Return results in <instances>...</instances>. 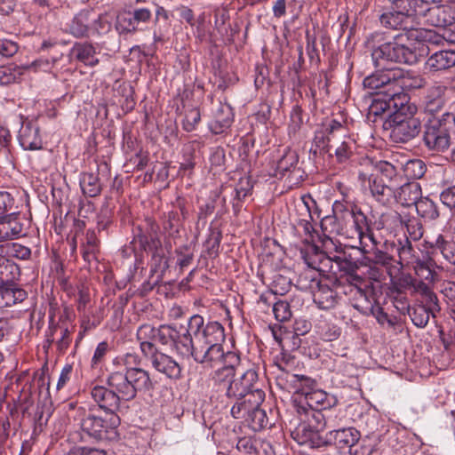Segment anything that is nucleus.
I'll return each instance as SVG.
<instances>
[{
  "instance_id": "6",
  "label": "nucleus",
  "mask_w": 455,
  "mask_h": 455,
  "mask_svg": "<svg viewBox=\"0 0 455 455\" xmlns=\"http://www.w3.org/2000/svg\"><path fill=\"white\" fill-rule=\"evenodd\" d=\"M455 124L452 114L445 112L442 117L430 118L425 125L423 141L425 146L435 152H443L451 145V131Z\"/></svg>"
},
{
  "instance_id": "56",
  "label": "nucleus",
  "mask_w": 455,
  "mask_h": 455,
  "mask_svg": "<svg viewBox=\"0 0 455 455\" xmlns=\"http://www.w3.org/2000/svg\"><path fill=\"white\" fill-rule=\"evenodd\" d=\"M195 21H196V26L194 28H192L193 33H194L195 36H196L197 38H199L202 41V40H204V38L206 36V30L204 28L205 13L204 12L201 13L198 16V18L196 20H195Z\"/></svg>"
},
{
  "instance_id": "34",
  "label": "nucleus",
  "mask_w": 455,
  "mask_h": 455,
  "mask_svg": "<svg viewBox=\"0 0 455 455\" xmlns=\"http://www.w3.org/2000/svg\"><path fill=\"white\" fill-rule=\"evenodd\" d=\"M442 0H400L399 6L414 16L426 15L434 4L441 3Z\"/></svg>"
},
{
  "instance_id": "58",
  "label": "nucleus",
  "mask_w": 455,
  "mask_h": 455,
  "mask_svg": "<svg viewBox=\"0 0 455 455\" xmlns=\"http://www.w3.org/2000/svg\"><path fill=\"white\" fill-rule=\"evenodd\" d=\"M179 219L176 214L169 213L168 220L164 224V229L168 232L169 235H175L179 233Z\"/></svg>"
},
{
  "instance_id": "38",
  "label": "nucleus",
  "mask_w": 455,
  "mask_h": 455,
  "mask_svg": "<svg viewBox=\"0 0 455 455\" xmlns=\"http://www.w3.org/2000/svg\"><path fill=\"white\" fill-rule=\"evenodd\" d=\"M414 207L417 213L424 219L432 220L439 216L435 204L428 197L421 196Z\"/></svg>"
},
{
  "instance_id": "1",
  "label": "nucleus",
  "mask_w": 455,
  "mask_h": 455,
  "mask_svg": "<svg viewBox=\"0 0 455 455\" xmlns=\"http://www.w3.org/2000/svg\"><path fill=\"white\" fill-rule=\"evenodd\" d=\"M211 326L198 339L194 360L206 367H218L212 373V381L228 399H254V393L264 392L259 387L257 371L252 367L245 369L237 353L224 351L226 335L220 323L211 322Z\"/></svg>"
},
{
  "instance_id": "62",
  "label": "nucleus",
  "mask_w": 455,
  "mask_h": 455,
  "mask_svg": "<svg viewBox=\"0 0 455 455\" xmlns=\"http://www.w3.org/2000/svg\"><path fill=\"white\" fill-rule=\"evenodd\" d=\"M407 231L409 233V239L413 241L419 240L423 235V229L419 223L411 222L407 225Z\"/></svg>"
},
{
  "instance_id": "25",
  "label": "nucleus",
  "mask_w": 455,
  "mask_h": 455,
  "mask_svg": "<svg viewBox=\"0 0 455 455\" xmlns=\"http://www.w3.org/2000/svg\"><path fill=\"white\" fill-rule=\"evenodd\" d=\"M455 66V51H439L426 61V68L431 72L444 70Z\"/></svg>"
},
{
  "instance_id": "4",
  "label": "nucleus",
  "mask_w": 455,
  "mask_h": 455,
  "mask_svg": "<svg viewBox=\"0 0 455 455\" xmlns=\"http://www.w3.org/2000/svg\"><path fill=\"white\" fill-rule=\"evenodd\" d=\"M211 322L204 324V319L199 315H192L188 326L161 325L155 328L151 324H142L137 331V339L142 355H152L156 348L155 341L171 346L178 355L184 358L192 357L198 347V339L211 328Z\"/></svg>"
},
{
  "instance_id": "39",
  "label": "nucleus",
  "mask_w": 455,
  "mask_h": 455,
  "mask_svg": "<svg viewBox=\"0 0 455 455\" xmlns=\"http://www.w3.org/2000/svg\"><path fill=\"white\" fill-rule=\"evenodd\" d=\"M116 28L119 34H134L139 28L132 19V12H123L116 16Z\"/></svg>"
},
{
  "instance_id": "48",
  "label": "nucleus",
  "mask_w": 455,
  "mask_h": 455,
  "mask_svg": "<svg viewBox=\"0 0 455 455\" xmlns=\"http://www.w3.org/2000/svg\"><path fill=\"white\" fill-rule=\"evenodd\" d=\"M405 172L412 179H419L424 175L426 172V166L425 164L419 159L410 160L406 163Z\"/></svg>"
},
{
  "instance_id": "64",
  "label": "nucleus",
  "mask_w": 455,
  "mask_h": 455,
  "mask_svg": "<svg viewBox=\"0 0 455 455\" xmlns=\"http://www.w3.org/2000/svg\"><path fill=\"white\" fill-rule=\"evenodd\" d=\"M237 450L243 454L251 455L253 452L254 447L250 438H240L236 443Z\"/></svg>"
},
{
  "instance_id": "2",
  "label": "nucleus",
  "mask_w": 455,
  "mask_h": 455,
  "mask_svg": "<svg viewBox=\"0 0 455 455\" xmlns=\"http://www.w3.org/2000/svg\"><path fill=\"white\" fill-rule=\"evenodd\" d=\"M419 43L403 44L400 39L386 40L382 33L371 34L366 41V45L371 51L374 66L380 70L366 76L363 84L364 88L371 91L376 96L383 95L382 91H394L395 86L396 71L389 68V65L404 63L412 65L418 62L423 55L424 50H419L417 45Z\"/></svg>"
},
{
  "instance_id": "28",
  "label": "nucleus",
  "mask_w": 455,
  "mask_h": 455,
  "mask_svg": "<svg viewBox=\"0 0 455 455\" xmlns=\"http://www.w3.org/2000/svg\"><path fill=\"white\" fill-rule=\"evenodd\" d=\"M395 71H396L395 86H399L400 92H403V89H419L426 84V79L418 73L404 72L402 69H395Z\"/></svg>"
},
{
  "instance_id": "19",
  "label": "nucleus",
  "mask_w": 455,
  "mask_h": 455,
  "mask_svg": "<svg viewBox=\"0 0 455 455\" xmlns=\"http://www.w3.org/2000/svg\"><path fill=\"white\" fill-rule=\"evenodd\" d=\"M23 226L18 213L0 217V240H12L25 235Z\"/></svg>"
},
{
  "instance_id": "11",
  "label": "nucleus",
  "mask_w": 455,
  "mask_h": 455,
  "mask_svg": "<svg viewBox=\"0 0 455 455\" xmlns=\"http://www.w3.org/2000/svg\"><path fill=\"white\" fill-rule=\"evenodd\" d=\"M393 8L379 17L380 23L391 29L412 30L415 28V16L399 6L400 0H391Z\"/></svg>"
},
{
  "instance_id": "51",
  "label": "nucleus",
  "mask_w": 455,
  "mask_h": 455,
  "mask_svg": "<svg viewBox=\"0 0 455 455\" xmlns=\"http://www.w3.org/2000/svg\"><path fill=\"white\" fill-rule=\"evenodd\" d=\"M372 315L381 325L387 324L388 326H394L395 324V318L389 316L382 307L377 306L372 308Z\"/></svg>"
},
{
  "instance_id": "33",
  "label": "nucleus",
  "mask_w": 455,
  "mask_h": 455,
  "mask_svg": "<svg viewBox=\"0 0 455 455\" xmlns=\"http://www.w3.org/2000/svg\"><path fill=\"white\" fill-rule=\"evenodd\" d=\"M79 184L83 193L90 197L98 196L101 191V184L97 174L84 172L80 175Z\"/></svg>"
},
{
  "instance_id": "21",
  "label": "nucleus",
  "mask_w": 455,
  "mask_h": 455,
  "mask_svg": "<svg viewBox=\"0 0 455 455\" xmlns=\"http://www.w3.org/2000/svg\"><path fill=\"white\" fill-rule=\"evenodd\" d=\"M285 379L290 392L298 395L299 404H303L304 396H307L316 385L315 379L305 375L287 373Z\"/></svg>"
},
{
  "instance_id": "37",
  "label": "nucleus",
  "mask_w": 455,
  "mask_h": 455,
  "mask_svg": "<svg viewBox=\"0 0 455 455\" xmlns=\"http://www.w3.org/2000/svg\"><path fill=\"white\" fill-rule=\"evenodd\" d=\"M19 275V267L5 257H0V285L13 283Z\"/></svg>"
},
{
  "instance_id": "3",
  "label": "nucleus",
  "mask_w": 455,
  "mask_h": 455,
  "mask_svg": "<svg viewBox=\"0 0 455 455\" xmlns=\"http://www.w3.org/2000/svg\"><path fill=\"white\" fill-rule=\"evenodd\" d=\"M133 355L126 354L124 357H116L114 364H124V371H115L108 378L110 389L101 385H95L91 388V397L106 411L116 413L121 401H131L136 397L138 392L150 391L155 387L148 371L140 367L128 366Z\"/></svg>"
},
{
  "instance_id": "52",
  "label": "nucleus",
  "mask_w": 455,
  "mask_h": 455,
  "mask_svg": "<svg viewBox=\"0 0 455 455\" xmlns=\"http://www.w3.org/2000/svg\"><path fill=\"white\" fill-rule=\"evenodd\" d=\"M352 143L348 141H343L336 149L335 155L339 162H346L351 156L352 153Z\"/></svg>"
},
{
  "instance_id": "41",
  "label": "nucleus",
  "mask_w": 455,
  "mask_h": 455,
  "mask_svg": "<svg viewBox=\"0 0 455 455\" xmlns=\"http://www.w3.org/2000/svg\"><path fill=\"white\" fill-rule=\"evenodd\" d=\"M298 163V156L296 152L287 150L283 156L277 161L276 171L281 174L289 172Z\"/></svg>"
},
{
  "instance_id": "46",
  "label": "nucleus",
  "mask_w": 455,
  "mask_h": 455,
  "mask_svg": "<svg viewBox=\"0 0 455 455\" xmlns=\"http://www.w3.org/2000/svg\"><path fill=\"white\" fill-rule=\"evenodd\" d=\"M339 218L338 213H335L334 216H327L323 218L321 221L322 229L330 235L340 234L342 226L339 222Z\"/></svg>"
},
{
  "instance_id": "18",
  "label": "nucleus",
  "mask_w": 455,
  "mask_h": 455,
  "mask_svg": "<svg viewBox=\"0 0 455 455\" xmlns=\"http://www.w3.org/2000/svg\"><path fill=\"white\" fill-rule=\"evenodd\" d=\"M336 403L337 399L334 395L314 387L311 392L307 394V396H304L303 404H299V408L305 412L306 407L312 411H323L333 407Z\"/></svg>"
},
{
  "instance_id": "5",
  "label": "nucleus",
  "mask_w": 455,
  "mask_h": 455,
  "mask_svg": "<svg viewBox=\"0 0 455 455\" xmlns=\"http://www.w3.org/2000/svg\"><path fill=\"white\" fill-rule=\"evenodd\" d=\"M379 170L388 172V170H393V165L384 162L377 168L371 163H368L365 170L360 171L358 173L361 187L364 191H369L381 204H392L395 198V190L390 186L383 183L382 179L378 174Z\"/></svg>"
},
{
  "instance_id": "35",
  "label": "nucleus",
  "mask_w": 455,
  "mask_h": 455,
  "mask_svg": "<svg viewBox=\"0 0 455 455\" xmlns=\"http://www.w3.org/2000/svg\"><path fill=\"white\" fill-rule=\"evenodd\" d=\"M416 275L426 281L433 282L435 280L434 260L429 257L420 259L417 257L415 262L411 265Z\"/></svg>"
},
{
  "instance_id": "12",
  "label": "nucleus",
  "mask_w": 455,
  "mask_h": 455,
  "mask_svg": "<svg viewBox=\"0 0 455 455\" xmlns=\"http://www.w3.org/2000/svg\"><path fill=\"white\" fill-rule=\"evenodd\" d=\"M340 218L343 220H352L353 226L359 239V246L357 249L362 253H368V242L374 243V236L369 228L366 216L361 211H353L346 209L342 212Z\"/></svg>"
},
{
  "instance_id": "20",
  "label": "nucleus",
  "mask_w": 455,
  "mask_h": 455,
  "mask_svg": "<svg viewBox=\"0 0 455 455\" xmlns=\"http://www.w3.org/2000/svg\"><path fill=\"white\" fill-rule=\"evenodd\" d=\"M151 4L155 6V26L153 28V41L154 44L164 43L169 33L171 28L170 13L163 6L152 2Z\"/></svg>"
},
{
  "instance_id": "9",
  "label": "nucleus",
  "mask_w": 455,
  "mask_h": 455,
  "mask_svg": "<svg viewBox=\"0 0 455 455\" xmlns=\"http://www.w3.org/2000/svg\"><path fill=\"white\" fill-rule=\"evenodd\" d=\"M415 111L398 110L389 121L390 138L394 142H408L414 139L420 132L421 123L415 116Z\"/></svg>"
},
{
  "instance_id": "61",
  "label": "nucleus",
  "mask_w": 455,
  "mask_h": 455,
  "mask_svg": "<svg viewBox=\"0 0 455 455\" xmlns=\"http://www.w3.org/2000/svg\"><path fill=\"white\" fill-rule=\"evenodd\" d=\"M72 373V366L70 364H66L59 376L58 382L56 385V388L58 390L61 389L70 379V376Z\"/></svg>"
},
{
  "instance_id": "15",
  "label": "nucleus",
  "mask_w": 455,
  "mask_h": 455,
  "mask_svg": "<svg viewBox=\"0 0 455 455\" xmlns=\"http://www.w3.org/2000/svg\"><path fill=\"white\" fill-rule=\"evenodd\" d=\"M396 252L398 255V261L396 262V265H394L393 268L389 269L390 276L399 275L404 267H411V265L415 262L418 257L416 251L412 247L411 240L406 235L403 238L397 239Z\"/></svg>"
},
{
  "instance_id": "32",
  "label": "nucleus",
  "mask_w": 455,
  "mask_h": 455,
  "mask_svg": "<svg viewBox=\"0 0 455 455\" xmlns=\"http://www.w3.org/2000/svg\"><path fill=\"white\" fill-rule=\"evenodd\" d=\"M232 123L233 112L231 107L228 104H220L216 112L215 120L212 124V130L215 133H221L229 128Z\"/></svg>"
},
{
  "instance_id": "10",
  "label": "nucleus",
  "mask_w": 455,
  "mask_h": 455,
  "mask_svg": "<svg viewBox=\"0 0 455 455\" xmlns=\"http://www.w3.org/2000/svg\"><path fill=\"white\" fill-rule=\"evenodd\" d=\"M383 95L376 96L370 106V114L376 116L396 113L398 110L415 111L416 106L410 104L409 97L406 93L400 92V88L396 87L394 91H382Z\"/></svg>"
},
{
  "instance_id": "17",
  "label": "nucleus",
  "mask_w": 455,
  "mask_h": 455,
  "mask_svg": "<svg viewBox=\"0 0 455 455\" xmlns=\"http://www.w3.org/2000/svg\"><path fill=\"white\" fill-rule=\"evenodd\" d=\"M427 21L435 27L444 28L455 22V9L449 4H434L426 15Z\"/></svg>"
},
{
  "instance_id": "57",
  "label": "nucleus",
  "mask_w": 455,
  "mask_h": 455,
  "mask_svg": "<svg viewBox=\"0 0 455 455\" xmlns=\"http://www.w3.org/2000/svg\"><path fill=\"white\" fill-rule=\"evenodd\" d=\"M312 417L315 422V424L312 425V427L316 432H321L330 427L328 421L321 411H314Z\"/></svg>"
},
{
  "instance_id": "14",
  "label": "nucleus",
  "mask_w": 455,
  "mask_h": 455,
  "mask_svg": "<svg viewBox=\"0 0 455 455\" xmlns=\"http://www.w3.org/2000/svg\"><path fill=\"white\" fill-rule=\"evenodd\" d=\"M421 284L423 285V291L427 298L429 305L428 307L423 305L416 306L412 308L411 312L409 313L413 324L419 328H424L429 321L430 315L435 317V312L440 310L436 295L432 292L426 284Z\"/></svg>"
},
{
  "instance_id": "26",
  "label": "nucleus",
  "mask_w": 455,
  "mask_h": 455,
  "mask_svg": "<svg viewBox=\"0 0 455 455\" xmlns=\"http://www.w3.org/2000/svg\"><path fill=\"white\" fill-rule=\"evenodd\" d=\"M433 252H440L449 263L455 265V242L439 234L433 241L428 242Z\"/></svg>"
},
{
  "instance_id": "27",
  "label": "nucleus",
  "mask_w": 455,
  "mask_h": 455,
  "mask_svg": "<svg viewBox=\"0 0 455 455\" xmlns=\"http://www.w3.org/2000/svg\"><path fill=\"white\" fill-rule=\"evenodd\" d=\"M376 243H377L375 239L374 243H371V245L368 243L367 250H370V252L362 253V262L365 265L379 264L384 266L389 272V269L393 268L394 267V265H392L394 259L388 253L378 249L376 247Z\"/></svg>"
},
{
  "instance_id": "8",
  "label": "nucleus",
  "mask_w": 455,
  "mask_h": 455,
  "mask_svg": "<svg viewBox=\"0 0 455 455\" xmlns=\"http://www.w3.org/2000/svg\"><path fill=\"white\" fill-rule=\"evenodd\" d=\"M120 419L116 413H106L104 418L88 413L80 421L82 431L96 440H116Z\"/></svg>"
},
{
  "instance_id": "22",
  "label": "nucleus",
  "mask_w": 455,
  "mask_h": 455,
  "mask_svg": "<svg viewBox=\"0 0 455 455\" xmlns=\"http://www.w3.org/2000/svg\"><path fill=\"white\" fill-rule=\"evenodd\" d=\"M265 400L264 392L254 393V399H249L250 412L245 420L254 430L264 427L267 424V415L264 410L260 408L261 403Z\"/></svg>"
},
{
  "instance_id": "63",
  "label": "nucleus",
  "mask_w": 455,
  "mask_h": 455,
  "mask_svg": "<svg viewBox=\"0 0 455 455\" xmlns=\"http://www.w3.org/2000/svg\"><path fill=\"white\" fill-rule=\"evenodd\" d=\"M12 292H13V283H11L10 284H1L0 285V295L2 299L4 300V306H11L12 305Z\"/></svg>"
},
{
  "instance_id": "36",
  "label": "nucleus",
  "mask_w": 455,
  "mask_h": 455,
  "mask_svg": "<svg viewBox=\"0 0 455 455\" xmlns=\"http://www.w3.org/2000/svg\"><path fill=\"white\" fill-rule=\"evenodd\" d=\"M320 273L312 269H304L297 279V286L301 291H309L312 292L322 283L319 279Z\"/></svg>"
},
{
  "instance_id": "31",
  "label": "nucleus",
  "mask_w": 455,
  "mask_h": 455,
  "mask_svg": "<svg viewBox=\"0 0 455 455\" xmlns=\"http://www.w3.org/2000/svg\"><path fill=\"white\" fill-rule=\"evenodd\" d=\"M446 87L440 84H435L427 89L425 103L426 109L430 113L440 110L444 103L443 94Z\"/></svg>"
},
{
  "instance_id": "59",
  "label": "nucleus",
  "mask_w": 455,
  "mask_h": 455,
  "mask_svg": "<svg viewBox=\"0 0 455 455\" xmlns=\"http://www.w3.org/2000/svg\"><path fill=\"white\" fill-rule=\"evenodd\" d=\"M12 255L20 259H27L30 257L31 251L29 248L21 244L12 243Z\"/></svg>"
},
{
  "instance_id": "29",
  "label": "nucleus",
  "mask_w": 455,
  "mask_h": 455,
  "mask_svg": "<svg viewBox=\"0 0 455 455\" xmlns=\"http://www.w3.org/2000/svg\"><path fill=\"white\" fill-rule=\"evenodd\" d=\"M311 293L314 303L320 309L327 310L333 307L336 304V292L327 284L321 283Z\"/></svg>"
},
{
  "instance_id": "24",
  "label": "nucleus",
  "mask_w": 455,
  "mask_h": 455,
  "mask_svg": "<svg viewBox=\"0 0 455 455\" xmlns=\"http://www.w3.org/2000/svg\"><path fill=\"white\" fill-rule=\"evenodd\" d=\"M92 12L83 10L76 14L68 24V32L75 37H84L91 35Z\"/></svg>"
},
{
  "instance_id": "45",
  "label": "nucleus",
  "mask_w": 455,
  "mask_h": 455,
  "mask_svg": "<svg viewBox=\"0 0 455 455\" xmlns=\"http://www.w3.org/2000/svg\"><path fill=\"white\" fill-rule=\"evenodd\" d=\"M304 263L307 266V269L315 270L319 273L321 270L320 264L321 259L323 257L322 253L313 249L312 252L301 251Z\"/></svg>"
},
{
  "instance_id": "42",
  "label": "nucleus",
  "mask_w": 455,
  "mask_h": 455,
  "mask_svg": "<svg viewBox=\"0 0 455 455\" xmlns=\"http://www.w3.org/2000/svg\"><path fill=\"white\" fill-rule=\"evenodd\" d=\"M58 60L59 57L39 58L32 61L26 68L34 72H50Z\"/></svg>"
},
{
  "instance_id": "16",
  "label": "nucleus",
  "mask_w": 455,
  "mask_h": 455,
  "mask_svg": "<svg viewBox=\"0 0 455 455\" xmlns=\"http://www.w3.org/2000/svg\"><path fill=\"white\" fill-rule=\"evenodd\" d=\"M18 140L24 150H39L43 148L40 130L36 124L23 121L19 131Z\"/></svg>"
},
{
  "instance_id": "7",
  "label": "nucleus",
  "mask_w": 455,
  "mask_h": 455,
  "mask_svg": "<svg viewBox=\"0 0 455 455\" xmlns=\"http://www.w3.org/2000/svg\"><path fill=\"white\" fill-rule=\"evenodd\" d=\"M359 430L355 427H341L330 430L323 437V443L333 445L340 454L369 455L370 450L365 447Z\"/></svg>"
},
{
  "instance_id": "23",
  "label": "nucleus",
  "mask_w": 455,
  "mask_h": 455,
  "mask_svg": "<svg viewBox=\"0 0 455 455\" xmlns=\"http://www.w3.org/2000/svg\"><path fill=\"white\" fill-rule=\"evenodd\" d=\"M422 196L421 187L419 182H407L395 190L394 203H399L403 206H414Z\"/></svg>"
},
{
  "instance_id": "47",
  "label": "nucleus",
  "mask_w": 455,
  "mask_h": 455,
  "mask_svg": "<svg viewBox=\"0 0 455 455\" xmlns=\"http://www.w3.org/2000/svg\"><path fill=\"white\" fill-rule=\"evenodd\" d=\"M273 313L278 322H285L291 316L290 305L283 300H278L273 305Z\"/></svg>"
},
{
  "instance_id": "54",
  "label": "nucleus",
  "mask_w": 455,
  "mask_h": 455,
  "mask_svg": "<svg viewBox=\"0 0 455 455\" xmlns=\"http://www.w3.org/2000/svg\"><path fill=\"white\" fill-rule=\"evenodd\" d=\"M18 52L16 43L8 39H0V55L4 57H11Z\"/></svg>"
},
{
  "instance_id": "43",
  "label": "nucleus",
  "mask_w": 455,
  "mask_h": 455,
  "mask_svg": "<svg viewBox=\"0 0 455 455\" xmlns=\"http://www.w3.org/2000/svg\"><path fill=\"white\" fill-rule=\"evenodd\" d=\"M235 401V403L230 409V413L233 418L242 419L245 422L250 412V403L248 402V397Z\"/></svg>"
},
{
  "instance_id": "53",
  "label": "nucleus",
  "mask_w": 455,
  "mask_h": 455,
  "mask_svg": "<svg viewBox=\"0 0 455 455\" xmlns=\"http://www.w3.org/2000/svg\"><path fill=\"white\" fill-rule=\"evenodd\" d=\"M440 200L448 208H455V185L444 189L440 194Z\"/></svg>"
},
{
  "instance_id": "55",
  "label": "nucleus",
  "mask_w": 455,
  "mask_h": 455,
  "mask_svg": "<svg viewBox=\"0 0 455 455\" xmlns=\"http://www.w3.org/2000/svg\"><path fill=\"white\" fill-rule=\"evenodd\" d=\"M108 350V344L106 341L100 342L92 358V366L97 367L106 355Z\"/></svg>"
},
{
  "instance_id": "49",
  "label": "nucleus",
  "mask_w": 455,
  "mask_h": 455,
  "mask_svg": "<svg viewBox=\"0 0 455 455\" xmlns=\"http://www.w3.org/2000/svg\"><path fill=\"white\" fill-rule=\"evenodd\" d=\"M132 19L139 27L140 24H147L152 19V9L148 6L134 7L132 10Z\"/></svg>"
},
{
  "instance_id": "30",
  "label": "nucleus",
  "mask_w": 455,
  "mask_h": 455,
  "mask_svg": "<svg viewBox=\"0 0 455 455\" xmlns=\"http://www.w3.org/2000/svg\"><path fill=\"white\" fill-rule=\"evenodd\" d=\"M70 55L86 66L93 67L99 63L96 50L91 44H75L70 50Z\"/></svg>"
},
{
  "instance_id": "13",
  "label": "nucleus",
  "mask_w": 455,
  "mask_h": 455,
  "mask_svg": "<svg viewBox=\"0 0 455 455\" xmlns=\"http://www.w3.org/2000/svg\"><path fill=\"white\" fill-rule=\"evenodd\" d=\"M151 363L152 367L166 378L178 380L182 378V366L171 355L160 352L157 348L152 355H145Z\"/></svg>"
},
{
  "instance_id": "60",
  "label": "nucleus",
  "mask_w": 455,
  "mask_h": 455,
  "mask_svg": "<svg viewBox=\"0 0 455 455\" xmlns=\"http://www.w3.org/2000/svg\"><path fill=\"white\" fill-rule=\"evenodd\" d=\"M12 198L6 191H0V217H3L12 204Z\"/></svg>"
},
{
  "instance_id": "44",
  "label": "nucleus",
  "mask_w": 455,
  "mask_h": 455,
  "mask_svg": "<svg viewBox=\"0 0 455 455\" xmlns=\"http://www.w3.org/2000/svg\"><path fill=\"white\" fill-rule=\"evenodd\" d=\"M291 437L299 444L303 445L311 440L313 436V431L306 423H301L294 430L291 431Z\"/></svg>"
},
{
  "instance_id": "40",
  "label": "nucleus",
  "mask_w": 455,
  "mask_h": 455,
  "mask_svg": "<svg viewBox=\"0 0 455 455\" xmlns=\"http://www.w3.org/2000/svg\"><path fill=\"white\" fill-rule=\"evenodd\" d=\"M112 27V18L107 13H102L96 16L92 12V20H91V35L92 34H100L104 35L107 34Z\"/></svg>"
},
{
  "instance_id": "50",
  "label": "nucleus",
  "mask_w": 455,
  "mask_h": 455,
  "mask_svg": "<svg viewBox=\"0 0 455 455\" xmlns=\"http://www.w3.org/2000/svg\"><path fill=\"white\" fill-rule=\"evenodd\" d=\"M200 120L201 115L197 109L193 108L188 111L182 123L184 130L187 132L194 131Z\"/></svg>"
}]
</instances>
